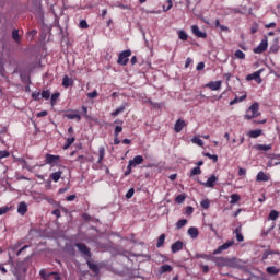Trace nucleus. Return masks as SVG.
I'll list each match as a JSON object with an SVG mask.
<instances>
[{
	"label": "nucleus",
	"mask_w": 280,
	"mask_h": 280,
	"mask_svg": "<svg viewBox=\"0 0 280 280\" xmlns=\"http://www.w3.org/2000/svg\"><path fill=\"white\" fill-rule=\"evenodd\" d=\"M88 268L94 272V275H100V267L96 264H93L91 259L86 258Z\"/></svg>",
	"instance_id": "nucleus-21"
},
{
	"label": "nucleus",
	"mask_w": 280,
	"mask_h": 280,
	"mask_svg": "<svg viewBox=\"0 0 280 280\" xmlns=\"http://www.w3.org/2000/svg\"><path fill=\"white\" fill-rule=\"evenodd\" d=\"M104 156H106V148L100 147L98 148V161H97V163H102V161H104Z\"/></svg>",
	"instance_id": "nucleus-27"
},
{
	"label": "nucleus",
	"mask_w": 280,
	"mask_h": 280,
	"mask_svg": "<svg viewBox=\"0 0 280 280\" xmlns=\"http://www.w3.org/2000/svg\"><path fill=\"white\" fill-rule=\"evenodd\" d=\"M10 156V152L8 151H0V160L1 159H8Z\"/></svg>",
	"instance_id": "nucleus-56"
},
{
	"label": "nucleus",
	"mask_w": 280,
	"mask_h": 280,
	"mask_svg": "<svg viewBox=\"0 0 280 280\" xmlns=\"http://www.w3.org/2000/svg\"><path fill=\"white\" fill-rule=\"evenodd\" d=\"M192 143H195L196 145H199V148H202V145H205V142L202 141V139L198 138V137H194L192 138Z\"/></svg>",
	"instance_id": "nucleus-38"
},
{
	"label": "nucleus",
	"mask_w": 280,
	"mask_h": 280,
	"mask_svg": "<svg viewBox=\"0 0 280 280\" xmlns=\"http://www.w3.org/2000/svg\"><path fill=\"white\" fill-rule=\"evenodd\" d=\"M51 180H54V183H58V180H60V178H62V171H57L51 173L50 175Z\"/></svg>",
	"instance_id": "nucleus-26"
},
{
	"label": "nucleus",
	"mask_w": 280,
	"mask_h": 280,
	"mask_svg": "<svg viewBox=\"0 0 280 280\" xmlns=\"http://www.w3.org/2000/svg\"><path fill=\"white\" fill-rule=\"evenodd\" d=\"M183 246H185L183 241H176L175 243L172 244L171 250H172V253H178V252L183 250Z\"/></svg>",
	"instance_id": "nucleus-14"
},
{
	"label": "nucleus",
	"mask_w": 280,
	"mask_h": 280,
	"mask_svg": "<svg viewBox=\"0 0 280 280\" xmlns=\"http://www.w3.org/2000/svg\"><path fill=\"white\" fill-rule=\"evenodd\" d=\"M132 196H135V188H130L127 194H126V198L127 200H130V198H132Z\"/></svg>",
	"instance_id": "nucleus-51"
},
{
	"label": "nucleus",
	"mask_w": 280,
	"mask_h": 280,
	"mask_svg": "<svg viewBox=\"0 0 280 280\" xmlns=\"http://www.w3.org/2000/svg\"><path fill=\"white\" fill-rule=\"evenodd\" d=\"M10 211V208L8 206H4L0 208V215H5Z\"/></svg>",
	"instance_id": "nucleus-54"
},
{
	"label": "nucleus",
	"mask_w": 280,
	"mask_h": 280,
	"mask_svg": "<svg viewBox=\"0 0 280 280\" xmlns=\"http://www.w3.org/2000/svg\"><path fill=\"white\" fill-rule=\"evenodd\" d=\"M81 110H82V113H83V117H84L85 119H89V107L83 105V106L81 107Z\"/></svg>",
	"instance_id": "nucleus-47"
},
{
	"label": "nucleus",
	"mask_w": 280,
	"mask_h": 280,
	"mask_svg": "<svg viewBox=\"0 0 280 280\" xmlns=\"http://www.w3.org/2000/svg\"><path fill=\"white\" fill-rule=\"evenodd\" d=\"M58 97H60V92H56L50 97L51 106H56V102H58Z\"/></svg>",
	"instance_id": "nucleus-35"
},
{
	"label": "nucleus",
	"mask_w": 280,
	"mask_h": 280,
	"mask_svg": "<svg viewBox=\"0 0 280 280\" xmlns=\"http://www.w3.org/2000/svg\"><path fill=\"white\" fill-rule=\"evenodd\" d=\"M77 161H78V163H81V165H82L83 163L86 162V156H84V155H79V156L77 158Z\"/></svg>",
	"instance_id": "nucleus-57"
},
{
	"label": "nucleus",
	"mask_w": 280,
	"mask_h": 280,
	"mask_svg": "<svg viewBox=\"0 0 280 280\" xmlns=\"http://www.w3.org/2000/svg\"><path fill=\"white\" fill-rule=\"evenodd\" d=\"M205 156H207L208 159L213 160V163H218V155L211 154V153H205Z\"/></svg>",
	"instance_id": "nucleus-49"
},
{
	"label": "nucleus",
	"mask_w": 280,
	"mask_h": 280,
	"mask_svg": "<svg viewBox=\"0 0 280 280\" xmlns=\"http://www.w3.org/2000/svg\"><path fill=\"white\" fill-rule=\"evenodd\" d=\"M185 200V195L180 194L175 198V201L177 205H183V201Z\"/></svg>",
	"instance_id": "nucleus-48"
},
{
	"label": "nucleus",
	"mask_w": 280,
	"mask_h": 280,
	"mask_svg": "<svg viewBox=\"0 0 280 280\" xmlns=\"http://www.w3.org/2000/svg\"><path fill=\"white\" fill-rule=\"evenodd\" d=\"M268 49V37H265L260 44L254 48V54H264Z\"/></svg>",
	"instance_id": "nucleus-7"
},
{
	"label": "nucleus",
	"mask_w": 280,
	"mask_h": 280,
	"mask_svg": "<svg viewBox=\"0 0 280 280\" xmlns=\"http://www.w3.org/2000/svg\"><path fill=\"white\" fill-rule=\"evenodd\" d=\"M124 128L121 126H116L114 135L115 137H119V133L122 132Z\"/></svg>",
	"instance_id": "nucleus-53"
},
{
	"label": "nucleus",
	"mask_w": 280,
	"mask_h": 280,
	"mask_svg": "<svg viewBox=\"0 0 280 280\" xmlns=\"http://www.w3.org/2000/svg\"><path fill=\"white\" fill-rule=\"evenodd\" d=\"M244 100H246V94H244L241 97L236 96L234 100L230 102V106H234V104H240V102H244Z\"/></svg>",
	"instance_id": "nucleus-34"
},
{
	"label": "nucleus",
	"mask_w": 280,
	"mask_h": 280,
	"mask_svg": "<svg viewBox=\"0 0 280 280\" xmlns=\"http://www.w3.org/2000/svg\"><path fill=\"white\" fill-rule=\"evenodd\" d=\"M200 269L202 270L203 275H208L209 272V267L207 265H200Z\"/></svg>",
	"instance_id": "nucleus-60"
},
{
	"label": "nucleus",
	"mask_w": 280,
	"mask_h": 280,
	"mask_svg": "<svg viewBox=\"0 0 280 280\" xmlns=\"http://www.w3.org/2000/svg\"><path fill=\"white\" fill-rule=\"evenodd\" d=\"M75 248H78L79 253L83 255V257H88V259H91L93 254H91V248L86 246L84 243H74Z\"/></svg>",
	"instance_id": "nucleus-5"
},
{
	"label": "nucleus",
	"mask_w": 280,
	"mask_h": 280,
	"mask_svg": "<svg viewBox=\"0 0 280 280\" xmlns=\"http://www.w3.org/2000/svg\"><path fill=\"white\" fill-rule=\"evenodd\" d=\"M245 119L250 120L254 117H259V103H253L245 113Z\"/></svg>",
	"instance_id": "nucleus-2"
},
{
	"label": "nucleus",
	"mask_w": 280,
	"mask_h": 280,
	"mask_svg": "<svg viewBox=\"0 0 280 280\" xmlns=\"http://www.w3.org/2000/svg\"><path fill=\"white\" fill-rule=\"evenodd\" d=\"M238 176H246V171L245 168H238Z\"/></svg>",
	"instance_id": "nucleus-63"
},
{
	"label": "nucleus",
	"mask_w": 280,
	"mask_h": 280,
	"mask_svg": "<svg viewBox=\"0 0 280 280\" xmlns=\"http://www.w3.org/2000/svg\"><path fill=\"white\" fill-rule=\"evenodd\" d=\"M206 86L211 91H220L222 89V81H210Z\"/></svg>",
	"instance_id": "nucleus-12"
},
{
	"label": "nucleus",
	"mask_w": 280,
	"mask_h": 280,
	"mask_svg": "<svg viewBox=\"0 0 280 280\" xmlns=\"http://www.w3.org/2000/svg\"><path fill=\"white\" fill-rule=\"evenodd\" d=\"M191 32L194 36H197V38H207V33H203L202 31H200V27H198V25H192Z\"/></svg>",
	"instance_id": "nucleus-11"
},
{
	"label": "nucleus",
	"mask_w": 280,
	"mask_h": 280,
	"mask_svg": "<svg viewBox=\"0 0 280 280\" xmlns=\"http://www.w3.org/2000/svg\"><path fill=\"white\" fill-rule=\"evenodd\" d=\"M65 117H67V119H75V121H82V116H80L75 109H69Z\"/></svg>",
	"instance_id": "nucleus-10"
},
{
	"label": "nucleus",
	"mask_w": 280,
	"mask_h": 280,
	"mask_svg": "<svg viewBox=\"0 0 280 280\" xmlns=\"http://www.w3.org/2000/svg\"><path fill=\"white\" fill-rule=\"evenodd\" d=\"M255 150L259 152H270L272 150V144H256Z\"/></svg>",
	"instance_id": "nucleus-23"
},
{
	"label": "nucleus",
	"mask_w": 280,
	"mask_h": 280,
	"mask_svg": "<svg viewBox=\"0 0 280 280\" xmlns=\"http://www.w3.org/2000/svg\"><path fill=\"white\" fill-rule=\"evenodd\" d=\"M56 163H60V155H54L50 153H47L45 155V164L46 165H54Z\"/></svg>",
	"instance_id": "nucleus-6"
},
{
	"label": "nucleus",
	"mask_w": 280,
	"mask_h": 280,
	"mask_svg": "<svg viewBox=\"0 0 280 280\" xmlns=\"http://www.w3.org/2000/svg\"><path fill=\"white\" fill-rule=\"evenodd\" d=\"M277 218H279V211L271 210L269 213V220H277Z\"/></svg>",
	"instance_id": "nucleus-41"
},
{
	"label": "nucleus",
	"mask_w": 280,
	"mask_h": 280,
	"mask_svg": "<svg viewBox=\"0 0 280 280\" xmlns=\"http://www.w3.org/2000/svg\"><path fill=\"white\" fill-rule=\"evenodd\" d=\"M215 183H218V177H215V175H211L206 183H201V185H203V187H210L213 188L215 187Z\"/></svg>",
	"instance_id": "nucleus-13"
},
{
	"label": "nucleus",
	"mask_w": 280,
	"mask_h": 280,
	"mask_svg": "<svg viewBox=\"0 0 280 280\" xmlns=\"http://www.w3.org/2000/svg\"><path fill=\"white\" fill-rule=\"evenodd\" d=\"M233 244H235V242H233V241H229V242L224 243L223 245H221L217 249H214L212 255H220V253H224V250H229V248H231V246H233Z\"/></svg>",
	"instance_id": "nucleus-9"
},
{
	"label": "nucleus",
	"mask_w": 280,
	"mask_h": 280,
	"mask_svg": "<svg viewBox=\"0 0 280 280\" xmlns=\"http://www.w3.org/2000/svg\"><path fill=\"white\" fill-rule=\"evenodd\" d=\"M163 244H165V234H161L156 242V248H163Z\"/></svg>",
	"instance_id": "nucleus-33"
},
{
	"label": "nucleus",
	"mask_w": 280,
	"mask_h": 280,
	"mask_svg": "<svg viewBox=\"0 0 280 280\" xmlns=\"http://www.w3.org/2000/svg\"><path fill=\"white\" fill-rule=\"evenodd\" d=\"M32 97L35 102H40V92H33Z\"/></svg>",
	"instance_id": "nucleus-52"
},
{
	"label": "nucleus",
	"mask_w": 280,
	"mask_h": 280,
	"mask_svg": "<svg viewBox=\"0 0 280 280\" xmlns=\"http://www.w3.org/2000/svg\"><path fill=\"white\" fill-rule=\"evenodd\" d=\"M265 27L266 30H275V27H277V23L271 22L269 24H266Z\"/></svg>",
	"instance_id": "nucleus-59"
},
{
	"label": "nucleus",
	"mask_w": 280,
	"mask_h": 280,
	"mask_svg": "<svg viewBox=\"0 0 280 280\" xmlns=\"http://www.w3.org/2000/svg\"><path fill=\"white\" fill-rule=\"evenodd\" d=\"M143 163V155H136L132 160L129 161L131 167H137V165H141Z\"/></svg>",
	"instance_id": "nucleus-17"
},
{
	"label": "nucleus",
	"mask_w": 280,
	"mask_h": 280,
	"mask_svg": "<svg viewBox=\"0 0 280 280\" xmlns=\"http://www.w3.org/2000/svg\"><path fill=\"white\" fill-rule=\"evenodd\" d=\"M130 56H132V51L130 49L121 51L118 56L117 63L120 65V67H126Z\"/></svg>",
	"instance_id": "nucleus-3"
},
{
	"label": "nucleus",
	"mask_w": 280,
	"mask_h": 280,
	"mask_svg": "<svg viewBox=\"0 0 280 280\" xmlns=\"http://www.w3.org/2000/svg\"><path fill=\"white\" fill-rule=\"evenodd\" d=\"M52 215H56V218H60V210L59 209H56L52 211Z\"/></svg>",
	"instance_id": "nucleus-64"
},
{
	"label": "nucleus",
	"mask_w": 280,
	"mask_h": 280,
	"mask_svg": "<svg viewBox=\"0 0 280 280\" xmlns=\"http://www.w3.org/2000/svg\"><path fill=\"white\" fill-rule=\"evenodd\" d=\"M256 180L258 183H268V180H270V176L264 173V171H260L256 176Z\"/></svg>",
	"instance_id": "nucleus-15"
},
{
	"label": "nucleus",
	"mask_w": 280,
	"mask_h": 280,
	"mask_svg": "<svg viewBox=\"0 0 280 280\" xmlns=\"http://www.w3.org/2000/svg\"><path fill=\"white\" fill-rule=\"evenodd\" d=\"M148 103L150 104V106H152V108H163V105H161V103H154L152 100H148Z\"/></svg>",
	"instance_id": "nucleus-42"
},
{
	"label": "nucleus",
	"mask_w": 280,
	"mask_h": 280,
	"mask_svg": "<svg viewBox=\"0 0 280 280\" xmlns=\"http://www.w3.org/2000/svg\"><path fill=\"white\" fill-rule=\"evenodd\" d=\"M39 277H42L43 280H51V277H54V280H62V277H60V273L58 272H49L47 269H42L39 271Z\"/></svg>",
	"instance_id": "nucleus-4"
},
{
	"label": "nucleus",
	"mask_w": 280,
	"mask_h": 280,
	"mask_svg": "<svg viewBox=\"0 0 280 280\" xmlns=\"http://www.w3.org/2000/svg\"><path fill=\"white\" fill-rule=\"evenodd\" d=\"M178 38L180 40H187V38H188L187 33L185 31H179Z\"/></svg>",
	"instance_id": "nucleus-44"
},
{
	"label": "nucleus",
	"mask_w": 280,
	"mask_h": 280,
	"mask_svg": "<svg viewBox=\"0 0 280 280\" xmlns=\"http://www.w3.org/2000/svg\"><path fill=\"white\" fill-rule=\"evenodd\" d=\"M237 242H244V235H242V226H238L234 230Z\"/></svg>",
	"instance_id": "nucleus-28"
},
{
	"label": "nucleus",
	"mask_w": 280,
	"mask_h": 280,
	"mask_svg": "<svg viewBox=\"0 0 280 280\" xmlns=\"http://www.w3.org/2000/svg\"><path fill=\"white\" fill-rule=\"evenodd\" d=\"M186 224H187V219L178 220L177 223H176V229H177V230H180V229H183V226H185Z\"/></svg>",
	"instance_id": "nucleus-39"
},
{
	"label": "nucleus",
	"mask_w": 280,
	"mask_h": 280,
	"mask_svg": "<svg viewBox=\"0 0 280 280\" xmlns=\"http://www.w3.org/2000/svg\"><path fill=\"white\" fill-rule=\"evenodd\" d=\"M200 206L202 209H209V207H211V201H209V199L201 200Z\"/></svg>",
	"instance_id": "nucleus-40"
},
{
	"label": "nucleus",
	"mask_w": 280,
	"mask_h": 280,
	"mask_svg": "<svg viewBox=\"0 0 280 280\" xmlns=\"http://www.w3.org/2000/svg\"><path fill=\"white\" fill-rule=\"evenodd\" d=\"M132 167L135 166L128 164L127 170L125 172V176H130V174H132Z\"/></svg>",
	"instance_id": "nucleus-55"
},
{
	"label": "nucleus",
	"mask_w": 280,
	"mask_h": 280,
	"mask_svg": "<svg viewBox=\"0 0 280 280\" xmlns=\"http://www.w3.org/2000/svg\"><path fill=\"white\" fill-rule=\"evenodd\" d=\"M262 135H264V130L261 129L250 130L249 132H247V137H249V139H257Z\"/></svg>",
	"instance_id": "nucleus-20"
},
{
	"label": "nucleus",
	"mask_w": 280,
	"mask_h": 280,
	"mask_svg": "<svg viewBox=\"0 0 280 280\" xmlns=\"http://www.w3.org/2000/svg\"><path fill=\"white\" fill-rule=\"evenodd\" d=\"M88 97L90 100H95V97H97V91H93V92L88 93Z\"/></svg>",
	"instance_id": "nucleus-58"
},
{
	"label": "nucleus",
	"mask_w": 280,
	"mask_h": 280,
	"mask_svg": "<svg viewBox=\"0 0 280 280\" xmlns=\"http://www.w3.org/2000/svg\"><path fill=\"white\" fill-rule=\"evenodd\" d=\"M61 84L63 89H69V86H73V79L69 78V75H65Z\"/></svg>",
	"instance_id": "nucleus-24"
},
{
	"label": "nucleus",
	"mask_w": 280,
	"mask_h": 280,
	"mask_svg": "<svg viewBox=\"0 0 280 280\" xmlns=\"http://www.w3.org/2000/svg\"><path fill=\"white\" fill-rule=\"evenodd\" d=\"M188 235L191 237V240H198L200 232L198 231V228L191 226L188 229Z\"/></svg>",
	"instance_id": "nucleus-22"
},
{
	"label": "nucleus",
	"mask_w": 280,
	"mask_h": 280,
	"mask_svg": "<svg viewBox=\"0 0 280 280\" xmlns=\"http://www.w3.org/2000/svg\"><path fill=\"white\" fill-rule=\"evenodd\" d=\"M230 198V205H236V202H240V200H242V197L238 194H232Z\"/></svg>",
	"instance_id": "nucleus-32"
},
{
	"label": "nucleus",
	"mask_w": 280,
	"mask_h": 280,
	"mask_svg": "<svg viewBox=\"0 0 280 280\" xmlns=\"http://www.w3.org/2000/svg\"><path fill=\"white\" fill-rule=\"evenodd\" d=\"M224 80L226 81V84H229V82H231V78H233V75L231 73H225L223 75Z\"/></svg>",
	"instance_id": "nucleus-61"
},
{
	"label": "nucleus",
	"mask_w": 280,
	"mask_h": 280,
	"mask_svg": "<svg viewBox=\"0 0 280 280\" xmlns=\"http://www.w3.org/2000/svg\"><path fill=\"white\" fill-rule=\"evenodd\" d=\"M266 272H267L268 275H279L280 269L277 268L276 266H271V267H267V268H266Z\"/></svg>",
	"instance_id": "nucleus-29"
},
{
	"label": "nucleus",
	"mask_w": 280,
	"mask_h": 280,
	"mask_svg": "<svg viewBox=\"0 0 280 280\" xmlns=\"http://www.w3.org/2000/svg\"><path fill=\"white\" fill-rule=\"evenodd\" d=\"M196 257H197V259H206V261H213L212 255L197 254Z\"/></svg>",
	"instance_id": "nucleus-31"
},
{
	"label": "nucleus",
	"mask_w": 280,
	"mask_h": 280,
	"mask_svg": "<svg viewBox=\"0 0 280 280\" xmlns=\"http://www.w3.org/2000/svg\"><path fill=\"white\" fill-rule=\"evenodd\" d=\"M235 58H237L238 60H244V58H246V54H244V51L242 50H236L234 54Z\"/></svg>",
	"instance_id": "nucleus-37"
},
{
	"label": "nucleus",
	"mask_w": 280,
	"mask_h": 280,
	"mask_svg": "<svg viewBox=\"0 0 280 280\" xmlns=\"http://www.w3.org/2000/svg\"><path fill=\"white\" fill-rule=\"evenodd\" d=\"M18 213L19 215H25L27 213V203L25 201H21L18 205Z\"/></svg>",
	"instance_id": "nucleus-19"
},
{
	"label": "nucleus",
	"mask_w": 280,
	"mask_h": 280,
	"mask_svg": "<svg viewBox=\"0 0 280 280\" xmlns=\"http://www.w3.org/2000/svg\"><path fill=\"white\" fill-rule=\"evenodd\" d=\"M185 126H187V122H185V120L177 119L175 122V126H174L175 132H182L183 128H185Z\"/></svg>",
	"instance_id": "nucleus-18"
},
{
	"label": "nucleus",
	"mask_w": 280,
	"mask_h": 280,
	"mask_svg": "<svg viewBox=\"0 0 280 280\" xmlns=\"http://www.w3.org/2000/svg\"><path fill=\"white\" fill-rule=\"evenodd\" d=\"M247 82H250L252 80H255L258 84H261L264 80L261 79V70H257L256 72L248 74L246 77Z\"/></svg>",
	"instance_id": "nucleus-8"
},
{
	"label": "nucleus",
	"mask_w": 280,
	"mask_h": 280,
	"mask_svg": "<svg viewBox=\"0 0 280 280\" xmlns=\"http://www.w3.org/2000/svg\"><path fill=\"white\" fill-rule=\"evenodd\" d=\"M200 174H202L200 166H196L190 171V176H200Z\"/></svg>",
	"instance_id": "nucleus-36"
},
{
	"label": "nucleus",
	"mask_w": 280,
	"mask_h": 280,
	"mask_svg": "<svg viewBox=\"0 0 280 280\" xmlns=\"http://www.w3.org/2000/svg\"><path fill=\"white\" fill-rule=\"evenodd\" d=\"M12 38L15 43H18V45L21 44V35H19V30L14 28L12 31Z\"/></svg>",
	"instance_id": "nucleus-30"
},
{
	"label": "nucleus",
	"mask_w": 280,
	"mask_h": 280,
	"mask_svg": "<svg viewBox=\"0 0 280 280\" xmlns=\"http://www.w3.org/2000/svg\"><path fill=\"white\" fill-rule=\"evenodd\" d=\"M66 143L68 145H73V143H75V136H71V137L67 138Z\"/></svg>",
	"instance_id": "nucleus-50"
},
{
	"label": "nucleus",
	"mask_w": 280,
	"mask_h": 280,
	"mask_svg": "<svg viewBox=\"0 0 280 280\" xmlns=\"http://www.w3.org/2000/svg\"><path fill=\"white\" fill-rule=\"evenodd\" d=\"M42 97H43L44 100H49V97H51V93L49 92V90H44V91L42 92Z\"/></svg>",
	"instance_id": "nucleus-45"
},
{
	"label": "nucleus",
	"mask_w": 280,
	"mask_h": 280,
	"mask_svg": "<svg viewBox=\"0 0 280 280\" xmlns=\"http://www.w3.org/2000/svg\"><path fill=\"white\" fill-rule=\"evenodd\" d=\"M270 255H275V252H272V250H266V252L262 254V261H266V259H268V257H270Z\"/></svg>",
	"instance_id": "nucleus-46"
},
{
	"label": "nucleus",
	"mask_w": 280,
	"mask_h": 280,
	"mask_svg": "<svg viewBox=\"0 0 280 280\" xmlns=\"http://www.w3.org/2000/svg\"><path fill=\"white\" fill-rule=\"evenodd\" d=\"M213 264L219 266L220 268H235L237 266V258H229V257H215L212 258Z\"/></svg>",
	"instance_id": "nucleus-1"
},
{
	"label": "nucleus",
	"mask_w": 280,
	"mask_h": 280,
	"mask_svg": "<svg viewBox=\"0 0 280 280\" xmlns=\"http://www.w3.org/2000/svg\"><path fill=\"white\" fill-rule=\"evenodd\" d=\"M79 27L81 30H89V23L86 22V20H81L79 23Z\"/></svg>",
	"instance_id": "nucleus-43"
},
{
	"label": "nucleus",
	"mask_w": 280,
	"mask_h": 280,
	"mask_svg": "<svg viewBox=\"0 0 280 280\" xmlns=\"http://www.w3.org/2000/svg\"><path fill=\"white\" fill-rule=\"evenodd\" d=\"M174 270V267L171 265H162L159 269L160 275H165V272H172Z\"/></svg>",
	"instance_id": "nucleus-25"
},
{
	"label": "nucleus",
	"mask_w": 280,
	"mask_h": 280,
	"mask_svg": "<svg viewBox=\"0 0 280 280\" xmlns=\"http://www.w3.org/2000/svg\"><path fill=\"white\" fill-rule=\"evenodd\" d=\"M47 115H49V113L47 110H42V112L37 113V117H47Z\"/></svg>",
	"instance_id": "nucleus-62"
},
{
	"label": "nucleus",
	"mask_w": 280,
	"mask_h": 280,
	"mask_svg": "<svg viewBox=\"0 0 280 280\" xmlns=\"http://www.w3.org/2000/svg\"><path fill=\"white\" fill-rule=\"evenodd\" d=\"M126 108H128V103H122L121 106L115 109V112L110 113L112 117H117L118 115H121V113H124Z\"/></svg>",
	"instance_id": "nucleus-16"
}]
</instances>
